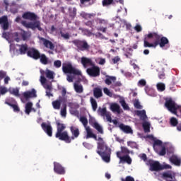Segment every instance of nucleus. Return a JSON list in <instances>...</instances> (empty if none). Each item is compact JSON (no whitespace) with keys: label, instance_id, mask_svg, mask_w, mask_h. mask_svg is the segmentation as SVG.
<instances>
[{"label":"nucleus","instance_id":"obj_1","mask_svg":"<svg viewBox=\"0 0 181 181\" xmlns=\"http://www.w3.org/2000/svg\"><path fill=\"white\" fill-rule=\"evenodd\" d=\"M166 45H169V40L158 33L153 32L144 35V47H165Z\"/></svg>","mask_w":181,"mask_h":181},{"label":"nucleus","instance_id":"obj_2","mask_svg":"<svg viewBox=\"0 0 181 181\" xmlns=\"http://www.w3.org/2000/svg\"><path fill=\"white\" fill-rule=\"evenodd\" d=\"M22 18L23 19L33 21L27 23L26 21H21V25H23V26L27 28V29H32V30H36V29H37L40 32H42V28L40 26V21H37L39 18L36 13L27 11L23 14Z\"/></svg>","mask_w":181,"mask_h":181},{"label":"nucleus","instance_id":"obj_3","mask_svg":"<svg viewBox=\"0 0 181 181\" xmlns=\"http://www.w3.org/2000/svg\"><path fill=\"white\" fill-rule=\"evenodd\" d=\"M91 138H93L95 141H98L96 152L105 162L108 163L111 160V148L107 146V144L102 137L97 139V135L93 134Z\"/></svg>","mask_w":181,"mask_h":181},{"label":"nucleus","instance_id":"obj_4","mask_svg":"<svg viewBox=\"0 0 181 181\" xmlns=\"http://www.w3.org/2000/svg\"><path fill=\"white\" fill-rule=\"evenodd\" d=\"M66 129V126L64 124L57 123V133L55 137L59 139V141H65L69 137V133Z\"/></svg>","mask_w":181,"mask_h":181},{"label":"nucleus","instance_id":"obj_5","mask_svg":"<svg viewBox=\"0 0 181 181\" xmlns=\"http://www.w3.org/2000/svg\"><path fill=\"white\" fill-rule=\"evenodd\" d=\"M62 71L65 74H74V76H81V71H78L73 66L71 63H63L62 64Z\"/></svg>","mask_w":181,"mask_h":181},{"label":"nucleus","instance_id":"obj_6","mask_svg":"<svg viewBox=\"0 0 181 181\" xmlns=\"http://www.w3.org/2000/svg\"><path fill=\"white\" fill-rule=\"evenodd\" d=\"M72 43L77 47L78 50L81 52H87L90 50V45L86 40H74Z\"/></svg>","mask_w":181,"mask_h":181},{"label":"nucleus","instance_id":"obj_7","mask_svg":"<svg viewBox=\"0 0 181 181\" xmlns=\"http://www.w3.org/2000/svg\"><path fill=\"white\" fill-rule=\"evenodd\" d=\"M69 129L72 136L70 137L68 134V138L64 140V142L66 144H71V141H74L78 136H80V129L78 127L71 126Z\"/></svg>","mask_w":181,"mask_h":181},{"label":"nucleus","instance_id":"obj_8","mask_svg":"<svg viewBox=\"0 0 181 181\" xmlns=\"http://www.w3.org/2000/svg\"><path fill=\"white\" fill-rule=\"evenodd\" d=\"M98 112L101 117H105L108 122H112L114 125H117L118 124V120H112V118L111 117V112L107 111V107H99Z\"/></svg>","mask_w":181,"mask_h":181},{"label":"nucleus","instance_id":"obj_9","mask_svg":"<svg viewBox=\"0 0 181 181\" xmlns=\"http://www.w3.org/2000/svg\"><path fill=\"white\" fill-rule=\"evenodd\" d=\"M165 107L168 110V111H170V112H172V114H177L176 108L177 107V105H176V103L173 100V99H166L165 103Z\"/></svg>","mask_w":181,"mask_h":181},{"label":"nucleus","instance_id":"obj_10","mask_svg":"<svg viewBox=\"0 0 181 181\" xmlns=\"http://www.w3.org/2000/svg\"><path fill=\"white\" fill-rule=\"evenodd\" d=\"M86 73L90 77H100V66H95V64H93L91 68L86 69Z\"/></svg>","mask_w":181,"mask_h":181},{"label":"nucleus","instance_id":"obj_11","mask_svg":"<svg viewBox=\"0 0 181 181\" xmlns=\"http://www.w3.org/2000/svg\"><path fill=\"white\" fill-rule=\"evenodd\" d=\"M122 153L121 151H117L116 153L117 158L120 159L119 163H124L126 162L128 165H131V163H132V158H131L129 155L122 156Z\"/></svg>","mask_w":181,"mask_h":181},{"label":"nucleus","instance_id":"obj_12","mask_svg":"<svg viewBox=\"0 0 181 181\" xmlns=\"http://www.w3.org/2000/svg\"><path fill=\"white\" fill-rule=\"evenodd\" d=\"M5 104L9 107H11L14 112H19L21 111V108H19V106L18 105V102H16V100L13 98L6 100Z\"/></svg>","mask_w":181,"mask_h":181},{"label":"nucleus","instance_id":"obj_13","mask_svg":"<svg viewBox=\"0 0 181 181\" xmlns=\"http://www.w3.org/2000/svg\"><path fill=\"white\" fill-rule=\"evenodd\" d=\"M27 56L34 59V60H39L40 59V52L35 48H31L27 52Z\"/></svg>","mask_w":181,"mask_h":181},{"label":"nucleus","instance_id":"obj_14","mask_svg":"<svg viewBox=\"0 0 181 181\" xmlns=\"http://www.w3.org/2000/svg\"><path fill=\"white\" fill-rule=\"evenodd\" d=\"M42 129L48 135V136H53V128L52 127V125L50 124H47L45 122H42L41 124Z\"/></svg>","mask_w":181,"mask_h":181},{"label":"nucleus","instance_id":"obj_15","mask_svg":"<svg viewBox=\"0 0 181 181\" xmlns=\"http://www.w3.org/2000/svg\"><path fill=\"white\" fill-rule=\"evenodd\" d=\"M40 40L42 42L43 45L46 49H49V50H54V44L50 40L45 38V37H40Z\"/></svg>","mask_w":181,"mask_h":181},{"label":"nucleus","instance_id":"obj_16","mask_svg":"<svg viewBox=\"0 0 181 181\" xmlns=\"http://www.w3.org/2000/svg\"><path fill=\"white\" fill-rule=\"evenodd\" d=\"M162 169L163 168L158 161L150 163V170L151 172H158V170H162Z\"/></svg>","mask_w":181,"mask_h":181},{"label":"nucleus","instance_id":"obj_17","mask_svg":"<svg viewBox=\"0 0 181 181\" xmlns=\"http://www.w3.org/2000/svg\"><path fill=\"white\" fill-rule=\"evenodd\" d=\"M0 25L4 30L9 29V21H8V16H4L0 18Z\"/></svg>","mask_w":181,"mask_h":181},{"label":"nucleus","instance_id":"obj_18","mask_svg":"<svg viewBox=\"0 0 181 181\" xmlns=\"http://www.w3.org/2000/svg\"><path fill=\"white\" fill-rule=\"evenodd\" d=\"M81 63L84 67V69H87L88 66H94V62L90 58H87L86 57H82L81 59Z\"/></svg>","mask_w":181,"mask_h":181},{"label":"nucleus","instance_id":"obj_19","mask_svg":"<svg viewBox=\"0 0 181 181\" xmlns=\"http://www.w3.org/2000/svg\"><path fill=\"white\" fill-rule=\"evenodd\" d=\"M89 124L98 131L100 134H104V130H103V127L98 124V122H95L94 119H89Z\"/></svg>","mask_w":181,"mask_h":181},{"label":"nucleus","instance_id":"obj_20","mask_svg":"<svg viewBox=\"0 0 181 181\" xmlns=\"http://www.w3.org/2000/svg\"><path fill=\"white\" fill-rule=\"evenodd\" d=\"M54 173H57L58 175H64V173H66L64 168H63V166L58 163H54Z\"/></svg>","mask_w":181,"mask_h":181},{"label":"nucleus","instance_id":"obj_21","mask_svg":"<svg viewBox=\"0 0 181 181\" xmlns=\"http://www.w3.org/2000/svg\"><path fill=\"white\" fill-rule=\"evenodd\" d=\"M23 97L25 98V100H28V98H33L35 97H37L36 95V90L35 88H33L30 90L26 91L23 93Z\"/></svg>","mask_w":181,"mask_h":181},{"label":"nucleus","instance_id":"obj_22","mask_svg":"<svg viewBox=\"0 0 181 181\" xmlns=\"http://www.w3.org/2000/svg\"><path fill=\"white\" fill-rule=\"evenodd\" d=\"M119 128L121 129V131H123L124 132V134H133L134 133L131 127L125 125L123 123H121L119 125Z\"/></svg>","mask_w":181,"mask_h":181},{"label":"nucleus","instance_id":"obj_23","mask_svg":"<svg viewBox=\"0 0 181 181\" xmlns=\"http://www.w3.org/2000/svg\"><path fill=\"white\" fill-rule=\"evenodd\" d=\"M136 115L137 117H139L141 121H146L148 119V116L146 115V111H145V110H137Z\"/></svg>","mask_w":181,"mask_h":181},{"label":"nucleus","instance_id":"obj_24","mask_svg":"<svg viewBox=\"0 0 181 181\" xmlns=\"http://www.w3.org/2000/svg\"><path fill=\"white\" fill-rule=\"evenodd\" d=\"M169 160L173 165H175V166H180L181 160L177 157V156L173 155L170 158Z\"/></svg>","mask_w":181,"mask_h":181},{"label":"nucleus","instance_id":"obj_25","mask_svg":"<svg viewBox=\"0 0 181 181\" xmlns=\"http://www.w3.org/2000/svg\"><path fill=\"white\" fill-rule=\"evenodd\" d=\"M93 95L95 98H100L103 97V90L100 88H94Z\"/></svg>","mask_w":181,"mask_h":181},{"label":"nucleus","instance_id":"obj_26","mask_svg":"<svg viewBox=\"0 0 181 181\" xmlns=\"http://www.w3.org/2000/svg\"><path fill=\"white\" fill-rule=\"evenodd\" d=\"M110 110L113 112H117V114H121V107L117 103H112L110 105Z\"/></svg>","mask_w":181,"mask_h":181},{"label":"nucleus","instance_id":"obj_27","mask_svg":"<svg viewBox=\"0 0 181 181\" xmlns=\"http://www.w3.org/2000/svg\"><path fill=\"white\" fill-rule=\"evenodd\" d=\"M69 13L70 18H71L72 19H74L77 15V8L76 7L69 8Z\"/></svg>","mask_w":181,"mask_h":181},{"label":"nucleus","instance_id":"obj_28","mask_svg":"<svg viewBox=\"0 0 181 181\" xmlns=\"http://www.w3.org/2000/svg\"><path fill=\"white\" fill-rule=\"evenodd\" d=\"M32 107H33L32 102H28L25 104V112L27 115H29L32 112Z\"/></svg>","mask_w":181,"mask_h":181},{"label":"nucleus","instance_id":"obj_29","mask_svg":"<svg viewBox=\"0 0 181 181\" xmlns=\"http://www.w3.org/2000/svg\"><path fill=\"white\" fill-rule=\"evenodd\" d=\"M107 78L105 80V83L107 86H111V84H112V82L115 83V81H117V77L115 76H107Z\"/></svg>","mask_w":181,"mask_h":181},{"label":"nucleus","instance_id":"obj_30","mask_svg":"<svg viewBox=\"0 0 181 181\" xmlns=\"http://www.w3.org/2000/svg\"><path fill=\"white\" fill-rule=\"evenodd\" d=\"M45 74L47 78H48V80H54V72H53V71L46 69Z\"/></svg>","mask_w":181,"mask_h":181},{"label":"nucleus","instance_id":"obj_31","mask_svg":"<svg viewBox=\"0 0 181 181\" xmlns=\"http://www.w3.org/2000/svg\"><path fill=\"white\" fill-rule=\"evenodd\" d=\"M40 63H42V64H49V58H47V57H46V54H40Z\"/></svg>","mask_w":181,"mask_h":181},{"label":"nucleus","instance_id":"obj_32","mask_svg":"<svg viewBox=\"0 0 181 181\" xmlns=\"http://www.w3.org/2000/svg\"><path fill=\"white\" fill-rule=\"evenodd\" d=\"M44 88H45L46 90V95H47V97H53V94H52V86L49 85V84H46L44 85Z\"/></svg>","mask_w":181,"mask_h":181},{"label":"nucleus","instance_id":"obj_33","mask_svg":"<svg viewBox=\"0 0 181 181\" xmlns=\"http://www.w3.org/2000/svg\"><path fill=\"white\" fill-rule=\"evenodd\" d=\"M20 47L19 52L21 54H26L28 52V45L23 44L21 45H18Z\"/></svg>","mask_w":181,"mask_h":181},{"label":"nucleus","instance_id":"obj_34","mask_svg":"<svg viewBox=\"0 0 181 181\" xmlns=\"http://www.w3.org/2000/svg\"><path fill=\"white\" fill-rule=\"evenodd\" d=\"M20 35L23 40H28V39L30 37V33L23 30H21V33H20Z\"/></svg>","mask_w":181,"mask_h":181},{"label":"nucleus","instance_id":"obj_35","mask_svg":"<svg viewBox=\"0 0 181 181\" xmlns=\"http://www.w3.org/2000/svg\"><path fill=\"white\" fill-rule=\"evenodd\" d=\"M62 106V100H57L52 102V107L54 110H60Z\"/></svg>","mask_w":181,"mask_h":181},{"label":"nucleus","instance_id":"obj_36","mask_svg":"<svg viewBox=\"0 0 181 181\" xmlns=\"http://www.w3.org/2000/svg\"><path fill=\"white\" fill-rule=\"evenodd\" d=\"M163 142L159 139L154 140L153 144V148L156 152H158V148L156 146H163Z\"/></svg>","mask_w":181,"mask_h":181},{"label":"nucleus","instance_id":"obj_37","mask_svg":"<svg viewBox=\"0 0 181 181\" xmlns=\"http://www.w3.org/2000/svg\"><path fill=\"white\" fill-rule=\"evenodd\" d=\"M144 132H151V123L148 122H144L142 124Z\"/></svg>","mask_w":181,"mask_h":181},{"label":"nucleus","instance_id":"obj_38","mask_svg":"<svg viewBox=\"0 0 181 181\" xmlns=\"http://www.w3.org/2000/svg\"><path fill=\"white\" fill-rule=\"evenodd\" d=\"M74 88L76 93H78L79 94H81V93H83V86L78 85V83H74Z\"/></svg>","mask_w":181,"mask_h":181},{"label":"nucleus","instance_id":"obj_39","mask_svg":"<svg viewBox=\"0 0 181 181\" xmlns=\"http://www.w3.org/2000/svg\"><path fill=\"white\" fill-rule=\"evenodd\" d=\"M8 92L10 93V94H12L13 95H15L16 97H19V95H21L19 94V89L18 88H9Z\"/></svg>","mask_w":181,"mask_h":181},{"label":"nucleus","instance_id":"obj_40","mask_svg":"<svg viewBox=\"0 0 181 181\" xmlns=\"http://www.w3.org/2000/svg\"><path fill=\"white\" fill-rule=\"evenodd\" d=\"M86 139H90V138H92L94 133H93V130L91 129V128H90V127H87L86 128Z\"/></svg>","mask_w":181,"mask_h":181},{"label":"nucleus","instance_id":"obj_41","mask_svg":"<svg viewBox=\"0 0 181 181\" xmlns=\"http://www.w3.org/2000/svg\"><path fill=\"white\" fill-rule=\"evenodd\" d=\"M61 115L62 117H66V115H67V105L66 103L62 105V108L61 109Z\"/></svg>","mask_w":181,"mask_h":181},{"label":"nucleus","instance_id":"obj_42","mask_svg":"<svg viewBox=\"0 0 181 181\" xmlns=\"http://www.w3.org/2000/svg\"><path fill=\"white\" fill-rule=\"evenodd\" d=\"M90 103L93 111H97V108L98 107L97 100H95V99H94L93 98H90Z\"/></svg>","mask_w":181,"mask_h":181},{"label":"nucleus","instance_id":"obj_43","mask_svg":"<svg viewBox=\"0 0 181 181\" xmlns=\"http://www.w3.org/2000/svg\"><path fill=\"white\" fill-rule=\"evenodd\" d=\"M156 87H157V90L160 92L165 91V90L166 89V86L163 83H157Z\"/></svg>","mask_w":181,"mask_h":181},{"label":"nucleus","instance_id":"obj_44","mask_svg":"<svg viewBox=\"0 0 181 181\" xmlns=\"http://www.w3.org/2000/svg\"><path fill=\"white\" fill-rule=\"evenodd\" d=\"M170 124L171 127H177V124H179V122L175 117H171L170 119Z\"/></svg>","mask_w":181,"mask_h":181},{"label":"nucleus","instance_id":"obj_45","mask_svg":"<svg viewBox=\"0 0 181 181\" xmlns=\"http://www.w3.org/2000/svg\"><path fill=\"white\" fill-rule=\"evenodd\" d=\"M80 122L83 124V127H85V128L87 127V125L88 124V120L87 119V117H80Z\"/></svg>","mask_w":181,"mask_h":181},{"label":"nucleus","instance_id":"obj_46","mask_svg":"<svg viewBox=\"0 0 181 181\" xmlns=\"http://www.w3.org/2000/svg\"><path fill=\"white\" fill-rule=\"evenodd\" d=\"M119 103L123 107V110H129V106H128V104L125 102V100L122 99L119 100Z\"/></svg>","mask_w":181,"mask_h":181},{"label":"nucleus","instance_id":"obj_47","mask_svg":"<svg viewBox=\"0 0 181 181\" xmlns=\"http://www.w3.org/2000/svg\"><path fill=\"white\" fill-rule=\"evenodd\" d=\"M134 107L137 110H142V105H141V103H139V100L138 99H135L134 102Z\"/></svg>","mask_w":181,"mask_h":181},{"label":"nucleus","instance_id":"obj_48","mask_svg":"<svg viewBox=\"0 0 181 181\" xmlns=\"http://www.w3.org/2000/svg\"><path fill=\"white\" fill-rule=\"evenodd\" d=\"M8 88L5 86H0V95H5L8 93Z\"/></svg>","mask_w":181,"mask_h":181},{"label":"nucleus","instance_id":"obj_49","mask_svg":"<svg viewBox=\"0 0 181 181\" xmlns=\"http://www.w3.org/2000/svg\"><path fill=\"white\" fill-rule=\"evenodd\" d=\"M113 2L114 0H103V6H108V5H111Z\"/></svg>","mask_w":181,"mask_h":181},{"label":"nucleus","instance_id":"obj_50","mask_svg":"<svg viewBox=\"0 0 181 181\" xmlns=\"http://www.w3.org/2000/svg\"><path fill=\"white\" fill-rule=\"evenodd\" d=\"M158 155L160 156H165L166 155V147L165 146H162V149L159 151Z\"/></svg>","mask_w":181,"mask_h":181},{"label":"nucleus","instance_id":"obj_51","mask_svg":"<svg viewBox=\"0 0 181 181\" xmlns=\"http://www.w3.org/2000/svg\"><path fill=\"white\" fill-rule=\"evenodd\" d=\"M137 86H139V87H145V86H146V81H145V79H141L139 81Z\"/></svg>","mask_w":181,"mask_h":181},{"label":"nucleus","instance_id":"obj_52","mask_svg":"<svg viewBox=\"0 0 181 181\" xmlns=\"http://www.w3.org/2000/svg\"><path fill=\"white\" fill-rule=\"evenodd\" d=\"M54 67H56V69H60V67H62V61H60V60L54 61Z\"/></svg>","mask_w":181,"mask_h":181},{"label":"nucleus","instance_id":"obj_53","mask_svg":"<svg viewBox=\"0 0 181 181\" xmlns=\"http://www.w3.org/2000/svg\"><path fill=\"white\" fill-rule=\"evenodd\" d=\"M103 92L105 94H106V95H108V97H112V93L110 91V89H108V88H104Z\"/></svg>","mask_w":181,"mask_h":181},{"label":"nucleus","instance_id":"obj_54","mask_svg":"<svg viewBox=\"0 0 181 181\" xmlns=\"http://www.w3.org/2000/svg\"><path fill=\"white\" fill-rule=\"evenodd\" d=\"M60 35H61L62 37H63L64 39H66V40L70 39V34H69V33H64L61 31Z\"/></svg>","mask_w":181,"mask_h":181},{"label":"nucleus","instance_id":"obj_55","mask_svg":"<svg viewBox=\"0 0 181 181\" xmlns=\"http://www.w3.org/2000/svg\"><path fill=\"white\" fill-rule=\"evenodd\" d=\"M176 112L177 114H174V115H176L177 117H180V118H181V106L180 105L177 106Z\"/></svg>","mask_w":181,"mask_h":181},{"label":"nucleus","instance_id":"obj_56","mask_svg":"<svg viewBox=\"0 0 181 181\" xmlns=\"http://www.w3.org/2000/svg\"><path fill=\"white\" fill-rule=\"evenodd\" d=\"M95 22H98L100 25H105V23H107V21L101 18H96Z\"/></svg>","mask_w":181,"mask_h":181},{"label":"nucleus","instance_id":"obj_57","mask_svg":"<svg viewBox=\"0 0 181 181\" xmlns=\"http://www.w3.org/2000/svg\"><path fill=\"white\" fill-rule=\"evenodd\" d=\"M121 153L128 154V153H129V150H128V148L127 147L122 146L121 147Z\"/></svg>","mask_w":181,"mask_h":181},{"label":"nucleus","instance_id":"obj_58","mask_svg":"<svg viewBox=\"0 0 181 181\" xmlns=\"http://www.w3.org/2000/svg\"><path fill=\"white\" fill-rule=\"evenodd\" d=\"M5 77H6V72L3 70L0 71V80H3Z\"/></svg>","mask_w":181,"mask_h":181},{"label":"nucleus","instance_id":"obj_59","mask_svg":"<svg viewBox=\"0 0 181 181\" xmlns=\"http://www.w3.org/2000/svg\"><path fill=\"white\" fill-rule=\"evenodd\" d=\"M13 36L16 37L14 39V40L17 42H21V38L18 37L19 36V33H13Z\"/></svg>","mask_w":181,"mask_h":181},{"label":"nucleus","instance_id":"obj_60","mask_svg":"<svg viewBox=\"0 0 181 181\" xmlns=\"http://www.w3.org/2000/svg\"><path fill=\"white\" fill-rule=\"evenodd\" d=\"M122 181H135V180L131 176H127L125 180H124V178H122Z\"/></svg>","mask_w":181,"mask_h":181},{"label":"nucleus","instance_id":"obj_61","mask_svg":"<svg viewBox=\"0 0 181 181\" xmlns=\"http://www.w3.org/2000/svg\"><path fill=\"white\" fill-rule=\"evenodd\" d=\"M119 60H121V59L119 57H115L112 59V62H113L114 64H117V63H118V62H119Z\"/></svg>","mask_w":181,"mask_h":181},{"label":"nucleus","instance_id":"obj_62","mask_svg":"<svg viewBox=\"0 0 181 181\" xmlns=\"http://www.w3.org/2000/svg\"><path fill=\"white\" fill-rule=\"evenodd\" d=\"M134 30H136L138 33L142 32V27L141 25H136L134 27Z\"/></svg>","mask_w":181,"mask_h":181},{"label":"nucleus","instance_id":"obj_63","mask_svg":"<svg viewBox=\"0 0 181 181\" xmlns=\"http://www.w3.org/2000/svg\"><path fill=\"white\" fill-rule=\"evenodd\" d=\"M47 81V80L46 79V78L45 76H40V83H41V84H46Z\"/></svg>","mask_w":181,"mask_h":181},{"label":"nucleus","instance_id":"obj_64","mask_svg":"<svg viewBox=\"0 0 181 181\" xmlns=\"http://www.w3.org/2000/svg\"><path fill=\"white\" fill-rule=\"evenodd\" d=\"M122 86V83H121V82L119 81H117V82H115L113 84H112V87H121Z\"/></svg>","mask_w":181,"mask_h":181}]
</instances>
